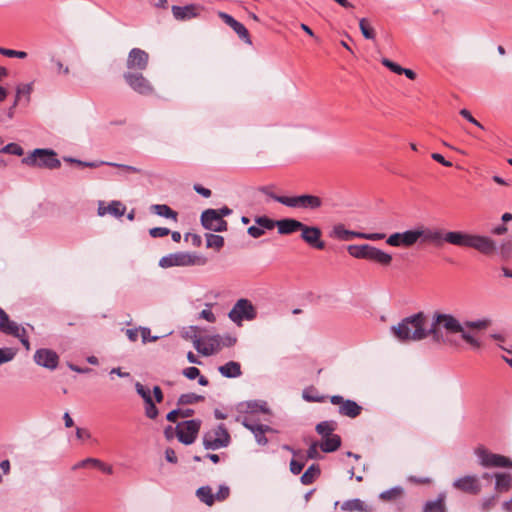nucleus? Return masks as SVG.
Returning <instances> with one entry per match:
<instances>
[{"mask_svg":"<svg viewBox=\"0 0 512 512\" xmlns=\"http://www.w3.org/2000/svg\"><path fill=\"white\" fill-rule=\"evenodd\" d=\"M475 454L479 459L480 465L483 467H512V461L509 458L492 453L484 447H478L475 450Z\"/></svg>","mask_w":512,"mask_h":512,"instance_id":"11","label":"nucleus"},{"mask_svg":"<svg viewBox=\"0 0 512 512\" xmlns=\"http://www.w3.org/2000/svg\"><path fill=\"white\" fill-rule=\"evenodd\" d=\"M318 447H320V444H318L317 442H313L308 450H307V458L308 459H320L321 458V455L318 451Z\"/></svg>","mask_w":512,"mask_h":512,"instance_id":"58","label":"nucleus"},{"mask_svg":"<svg viewBox=\"0 0 512 512\" xmlns=\"http://www.w3.org/2000/svg\"><path fill=\"white\" fill-rule=\"evenodd\" d=\"M452 486L464 493L477 495L481 492V483L476 475H467L454 480Z\"/></svg>","mask_w":512,"mask_h":512,"instance_id":"16","label":"nucleus"},{"mask_svg":"<svg viewBox=\"0 0 512 512\" xmlns=\"http://www.w3.org/2000/svg\"><path fill=\"white\" fill-rule=\"evenodd\" d=\"M272 431H273V429L270 426L266 425V426H263L262 429H260L256 433H254V437H255L257 443L262 446L266 445L268 443V439L265 436V433L272 432Z\"/></svg>","mask_w":512,"mask_h":512,"instance_id":"49","label":"nucleus"},{"mask_svg":"<svg viewBox=\"0 0 512 512\" xmlns=\"http://www.w3.org/2000/svg\"><path fill=\"white\" fill-rule=\"evenodd\" d=\"M172 14L176 20L186 21L199 15L201 7L197 4H188L185 6L173 5Z\"/></svg>","mask_w":512,"mask_h":512,"instance_id":"20","label":"nucleus"},{"mask_svg":"<svg viewBox=\"0 0 512 512\" xmlns=\"http://www.w3.org/2000/svg\"><path fill=\"white\" fill-rule=\"evenodd\" d=\"M149 63V54L140 49L133 48L129 51L126 60V67L128 71L139 72L147 69Z\"/></svg>","mask_w":512,"mask_h":512,"instance_id":"15","label":"nucleus"},{"mask_svg":"<svg viewBox=\"0 0 512 512\" xmlns=\"http://www.w3.org/2000/svg\"><path fill=\"white\" fill-rule=\"evenodd\" d=\"M200 419H191L179 423L175 428L176 436L182 444L191 445L195 442L201 428Z\"/></svg>","mask_w":512,"mask_h":512,"instance_id":"8","label":"nucleus"},{"mask_svg":"<svg viewBox=\"0 0 512 512\" xmlns=\"http://www.w3.org/2000/svg\"><path fill=\"white\" fill-rule=\"evenodd\" d=\"M322 231L317 226H303L301 231V239L309 246L315 249L323 250L325 248V242L321 240Z\"/></svg>","mask_w":512,"mask_h":512,"instance_id":"17","label":"nucleus"},{"mask_svg":"<svg viewBox=\"0 0 512 512\" xmlns=\"http://www.w3.org/2000/svg\"><path fill=\"white\" fill-rule=\"evenodd\" d=\"M330 402L334 405H338V413L341 416L356 418L358 417L363 408L354 400L344 399L341 395H333L330 397Z\"/></svg>","mask_w":512,"mask_h":512,"instance_id":"12","label":"nucleus"},{"mask_svg":"<svg viewBox=\"0 0 512 512\" xmlns=\"http://www.w3.org/2000/svg\"><path fill=\"white\" fill-rule=\"evenodd\" d=\"M34 361L44 368L54 370L58 366L59 356L51 349L41 348L36 350Z\"/></svg>","mask_w":512,"mask_h":512,"instance_id":"18","label":"nucleus"},{"mask_svg":"<svg viewBox=\"0 0 512 512\" xmlns=\"http://www.w3.org/2000/svg\"><path fill=\"white\" fill-rule=\"evenodd\" d=\"M343 510H350V511H359V512H368L367 506L365 503L360 499H352L345 501L342 505Z\"/></svg>","mask_w":512,"mask_h":512,"instance_id":"37","label":"nucleus"},{"mask_svg":"<svg viewBox=\"0 0 512 512\" xmlns=\"http://www.w3.org/2000/svg\"><path fill=\"white\" fill-rule=\"evenodd\" d=\"M275 201L291 208L315 210L322 206V200L320 197L309 194L291 197H275Z\"/></svg>","mask_w":512,"mask_h":512,"instance_id":"7","label":"nucleus"},{"mask_svg":"<svg viewBox=\"0 0 512 512\" xmlns=\"http://www.w3.org/2000/svg\"><path fill=\"white\" fill-rule=\"evenodd\" d=\"M219 18L223 20V22L231 27L234 32L239 36L241 40H243L247 44H252L250 34L247 30V28L237 21L235 18H233L231 15L225 13V12H218Z\"/></svg>","mask_w":512,"mask_h":512,"instance_id":"19","label":"nucleus"},{"mask_svg":"<svg viewBox=\"0 0 512 512\" xmlns=\"http://www.w3.org/2000/svg\"><path fill=\"white\" fill-rule=\"evenodd\" d=\"M404 495V489L401 486H395L391 489H388L386 491H383L379 495V499L384 502H393L400 498H402Z\"/></svg>","mask_w":512,"mask_h":512,"instance_id":"31","label":"nucleus"},{"mask_svg":"<svg viewBox=\"0 0 512 512\" xmlns=\"http://www.w3.org/2000/svg\"><path fill=\"white\" fill-rule=\"evenodd\" d=\"M237 339L231 335H213L206 338V344L204 347H200V340L194 341L195 348L197 351L205 356H210L219 352L223 347H231L235 345Z\"/></svg>","mask_w":512,"mask_h":512,"instance_id":"6","label":"nucleus"},{"mask_svg":"<svg viewBox=\"0 0 512 512\" xmlns=\"http://www.w3.org/2000/svg\"><path fill=\"white\" fill-rule=\"evenodd\" d=\"M135 389L138 395L143 399L144 403L152 400L150 390L145 388L140 382H136Z\"/></svg>","mask_w":512,"mask_h":512,"instance_id":"53","label":"nucleus"},{"mask_svg":"<svg viewBox=\"0 0 512 512\" xmlns=\"http://www.w3.org/2000/svg\"><path fill=\"white\" fill-rule=\"evenodd\" d=\"M159 414V410L152 400L145 402V415L149 419H156Z\"/></svg>","mask_w":512,"mask_h":512,"instance_id":"50","label":"nucleus"},{"mask_svg":"<svg viewBox=\"0 0 512 512\" xmlns=\"http://www.w3.org/2000/svg\"><path fill=\"white\" fill-rule=\"evenodd\" d=\"M459 319L449 313L434 311L431 318V325L428 328L429 336H432L435 342H444L442 331L447 334H458L461 331Z\"/></svg>","mask_w":512,"mask_h":512,"instance_id":"3","label":"nucleus"},{"mask_svg":"<svg viewBox=\"0 0 512 512\" xmlns=\"http://www.w3.org/2000/svg\"><path fill=\"white\" fill-rule=\"evenodd\" d=\"M314 392L315 389L313 387L304 389L303 398L308 402H323L325 400L324 396H319Z\"/></svg>","mask_w":512,"mask_h":512,"instance_id":"48","label":"nucleus"},{"mask_svg":"<svg viewBox=\"0 0 512 512\" xmlns=\"http://www.w3.org/2000/svg\"><path fill=\"white\" fill-rule=\"evenodd\" d=\"M201 225L206 229L214 232H224L228 229L226 220L221 219L217 215L216 209H206L201 214Z\"/></svg>","mask_w":512,"mask_h":512,"instance_id":"14","label":"nucleus"},{"mask_svg":"<svg viewBox=\"0 0 512 512\" xmlns=\"http://www.w3.org/2000/svg\"><path fill=\"white\" fill-rule=\"evenodd\" d=\"M151 210L158 216L165 217L168 219H173L177 221L178 214L174 210H172L166 204H155L151 206Z\"/></svg>","mask_w":512,"mask_h":512,"instance_id":"33","label":"nucleus"},{"mask_svg":"<svg viewBox=\"0 0 512 512\" xmlns=\"http://www.w3.org/2000/svg\"><path fill=\"white\" fill-rule=\"evenodd\" d=\"M369 261H373L379 263L381 265L387 266L390 265L392 261V256L381 249L371 246V250L368 252L367 259Z\"/></svg>","mask_w":512,"mask_h":512,"instance_id":"27","label":"nucleus"},{"mask_svg":"<svg viewBox=\"0 0 512 512\" xmlns=\"http://www.w3.org/2000/svg\"><path fill=\"white\" fill-rule=\"evenodd\" d=\"M230 495V488L226 485H220L217 493L214 495L215 500L224 501Z\"/></svg>","mask_w":512,"mask_h":512,"instance_id":"57","label":"nucleus"},{"mask_svg":"<svg viewBox=\"0 0 512 512\" xmlns=\"http://www.w3.org/2000/svg\"><path fill=\"white\" fill-rule=\"evenodd\" d=\"M341 446V437L337 434H334L330 437H326L320 443V449L324 453H331L339 449Z\"/></svg>","mask_w":512,"mask_h":512,"instance_id":"29","label":"nucleus"},{"mask_svg":"<svg viewBox=\"0 0 512 512\" xmlns=\"http://www.w3.org/2000/svg\"><path fill=\"white\" fill-rule=\"evenodd\" d=\"M140 330H141L143 343L155 342L159 339V336H151L150 329L147 327H141Z\"/></svg>","mask_w":512,"mask_h":512,"instance_id":"62","label":"nucleus"},{"mask_svg":"<svg viewBox=\"0 0 512 512\" xmlns=\"http://www.w3.org/2000/svg\"><path fill=\"white\" fill-rule=\"evenodd\" d=\"M202 440L206 450H217L227 447V437L225 436V438L220 440L216 438L211 431L204 433Z\"/></svg>","mask_w":512,"mask_h":512,"instance_id":"25","label":"nucleus"},{"mask_svg":"<svg viewBox=\"0 0 512 512\" xmlns=\"http://www.w3.org/2000/svg\"><path fill=\"white\" fill-rule=\"evenodd\" d=\"M126 212V206L120 201H112L109 205L105 206L102 201L99 202L98 215L104 216L110 214L116 218L122 217Z\"/></svg>","mask_w":512,"mask_h":512,"instance_id":"22","label":"nucleus"},{"mask_svg":"<svg viewBox=\"0 0 512 512\" xmlns=\"http://www.w3.org/2000/svg\"><path fill=\"white\" fill-rule=\"evenodd\" d=\"M240 409L241 411L250 413L262 412L264 414H267L270 412L267 403L262 400H253L241 403Z\"/></svg>","mask_w":512,"mask_h":512,"instance_id":"28","label":"nucleus"},{"mask_svg":"<svg viewBox=\"0 0 512 512\" xmlns=\"http://www.w3.org/2000/svg\"><path fill=\"white\" fill-rule=\"evenodd\" d=\"M207 263V258L199 255L195 252H175L168 254L166 256H163L159 260V266L162 268H170L174 266H202Z\"/></svg>","mask_w":512,"mask_h":512,"instance_id":"4","label":"nucleus"},{"mask_svg":"<svg viewBox=\"0 0 512 512\" xmlns=\"http://www.w3.org/2000/svg\"><path fill=\"white\" fill-rule=\"evenodd\" d=\"M418 233L420 234L419 241L422 244L431 243L440 246L443 242H447L460 247L473 248L486 256L493 255L497 250L496 242L488 236L474 235L462 231H449L443 235L441 230L423 226L418 227Z\"/></svg>","mask_w":512,"mask_h":512,"instance_id":"1","label":"nucleus"},{"mask_svg":"<svg viewBox=\"0 0 512 512\" xmlns=\"http://www.w3.org/2000/svg\"><path fill=\"white\" fill-rule=\"evenodd\" d=\"M211 432L213 433V435L216 438H219L220 440L225 438L224 435H226V437H227V447L230 445V443H231V436H230L226 426L223 423L219 424L215 429L211 430Z\"/></svg>","mask_w":512,"mask_h":512,"instance_id":"45","label":"nucleus"},{"mask_svg":"<svg viewBox=\"0 0 512 512\" xmlns=\"http://www.w3.org/2000/svg\"><path fill=\"white\" fill-rule=\"evenodd\" d=\"M347 251L352 257L361 259L362 251H363V244L362 245H355V244L349 245L347 247Z\"/></svg>","mask_w":512,"mask_h":512,"instance_id":"60","label":"nucleus"},{"mask_svg":"<svg viewBox=\"0 0 512 512\" xmlns=\"http://www.w3.org/2000/svg\"><path fill=\"white\" fill-rule=\"evenodd\" d=\"M23 327H20L16 322L11 321L10 319L8 322H6L2 329H0V332L12 335V336H19V332L21 331Z\"/></svg>","mask_w":512,"mask_h":512,"instance_id":"41","label":"nucleus"},{"mask_svg":"<svg viewBox=\"0 0 512 512\" xmlns=\"http://www.w3.org/2000/svg\"><path fill=\"white\" fill-rule=\"evenodd\" d=\"M463 324L466 328L481 330L487 328L491 324V321L489 319H479L475 321H465Z\"/></svg>","mask_w":512,"mask_h":512,"instance_id":"47","label":"nucleus"},{"mask_svg":"<svg viewBox=\"0 0 512 512\" xmlns=\"http://www.w3.org/2000/svg\"><path fill=\"white\" fill-rule=\"evenodd\" d=\"M0 153L12 154L16 156H22L24 151L23 148L16 143H9L0 149Z\"/></svg>","mask_w":512,"mask_h":512,"instance_id":"46","label":"nucleus"},{"mask_svg":"<svg viewBox=\"0 0 512 512\" xmlns=\"http://www.w3.org/2000/svg\"><path fill=\"white\" fill-rule=\"evenodd\" d=\"M512 253V241L503 242L500 246V254L503 258H509Z\"/></svg>","mask_w":512,"mask_h":512,"instance_id":"63","label":"nucleus"},{"mask_svg":"<svg viewBox=\"0 0 512 512\" xmlns=\"http://www.w3.org/2000/svg\"><path fill=\"white\" fill-rule=\"evenodd\" d=\"M320 474H321L320 466L318 464H312L302 474L300 481L303 485H310L320 476Z\"/></svg>","mask_w":512,"mask_h":512,"instance_id":"30","label":"nucleus"},{"mask_svg":"<svg viewBox=\"0 0 512 512\" xmlns=\"http://www.w3.org/2000/svg\"><path fill=\"white\" fill-rule=\"evenodd\" d=\"M0 54L3 56H6V57H11V58L16 57V58L24 59L27 57V53L24 51H17V50L7 49V48H3V47H0Z\"/></svg>","mask_w":512,"mask_h":512,"instance_id":"52","label":"nucleus"},{"mask_svg":"<svg viewBox=\"0 0 512 512\" xmlns=\"http://www.w3.org/2000/svg\"><path fill=\"white\" fill-rule=\"evenodd\" d=\"M464 324L461 325V331H458V334L461 335V338L468 344H470L474 348H479L481 343L474 338L469 332L465 330Z\"/></svg>","mask_w":512,"mask_h":512,"instance_id":"44","label":"nucleus"},{"mask_svg":"<svg viewBox=\"0 0 512 512\" xmlns=\"http://www.w3.org/2000/svg\"><path fill=\"white\" fill-rule=\"evenodd\" d=\"M219 373L226 378H237L242 375L241 365L236 361H229L218 367Z\"/></svg>","mask_w":512,"mask_h":512,"instance_id":"26","label":"nucleus"},{"mask_svg":"<svg viewBox=\"0 0 512 512\" xmlns=\"http://www.w3.org/2000/svg\"><path fill=\"white\" fill-rule=\"evenodd\" d=\"M419 239L420 234L418 233L417 227L416 229L391 234L386 240V243L393 247H411L416 244Z\"/></svg>","mask_w":512,"mask_h":512,"instance_id":"13","label":"nucleus"},{"mask_svg":"<svg viewBox=\"0 0 512 512\" xmlns=\"http://www.w3.org/2000/svg\"><path fill=\"white\" fill-rule=\"evenodd\" d=\"M257 312L251 301L245 298L239 299L228 313V317L236 324L243 320H254Z\"/></svg>","mask_w":512,"mask_h":512,"instance_id":"10","label":"nucleus"},{"mask_svg":"<svg viewBox=\"0 0 512 512\" xmlns=\"http://www.w3.org/2000/svg\"><path fill=\"white\" fill-rule=\"evenodd\" d=\"M197 497L208 506H212L215 502L214 495L212 494V490L209 486H202L196 491Z\"/></svg>","mask_w":512,"mask_h":512,"instance_id":"36","label":"nucleus"},{"mask_svg":"<svg viewBox=\"0 0 512 512\" xmlns=\"http://www.w3.org/2000/svg\"><path fill=\"white\" fill-rule=\"evenodd\" d=\"M496 483L495 489L499 492H507L512 487V477L507 473H497L495 474Z\"/></svg>","mask_w":512,"mask_h":512,"instance_id":"32","label":"nucleus"},{"mask_svg":"<svg viewBox=\"0 0 512 512\" xmlns=\"http://www.w3.org/2000/svg\"><path fill=\"white\" fill-rule=\"evenodd\" d=\"M22 163L28 166L57 169L61 166L57 154L50 149H35L30 155L22 159Z\"/></svg>","mask_w":512,"mask_h":512,"instance_id":"5","label":"nucleus"},{"mask_svg":"<svg viewBox=\"0 0 512 512\" xmlns=\"http://www.w3.org/2000/svg\"><path fill=\"white\" fill-rule=\"evenodd\" d=\"M360 232L348 230L343 224H337L330 232V237L336 238L341 241H350L354 238H359Z\"/></svg>","mask_w":512,"mask_h":512,"instance_id":"24","label":"nucleus"},{"mask_svg":"<svg viewBox=\"0 0 512 512\" xmlns=\"http://www.w3.org/2000/svg\"><path fill=\"white\" fill-rule=\"evenodd\" d=\"M255 223L265 230H272L274 227H277V220H273L267 216H257L255 218Z\"/></svg>","mask_w":512,"mask_h":512,"instance_id":"40","label":"nucleus"},{"mask_svg":"<svg viewBox=\"0 0 512 512\" xmlns=\"http://www.w3.org/2000/svg\"><path fill=\"white\" fill-rule=\"evenodd\" d=\"M422 512H448L446 506V493L440 492L434 500H428L422 507Z\"/></svg>","mask_w":512,"mask_h":512,"instance_id":"23","label":"nucleus"},{"mask_svg":"<svg viewBox=\"0 0 512 512\" xmlns=\"http://www.w3.org/2000/svg\"><path fill=\"white\" fill-rule=\"evenodd\" d=\"M278 233L281 235H290L297 231H302L304 223L293 218L277 220Z\"/></svg>","mask_w":512,"mask_h":512,"instance_id":"21","label":"nucleus"},{"mask_svg":"<svg viewBox=\"0 0 512 512\" xmlns=\"http://www.w3.org/2000/svg\"><path fill=\"white\" fill-rule=\"evenodd\" d=\"M336 429V422L334 421H322L315 427L316 432L322 436V438L332 436V432Z\"/></svg>","mask_w":512,"mask_h":512,"instance_id":"34","label":"nucleus"},{"mask_svg":"<svg viewBox=\"0 0 512 512\" xmlns=\"http://www.w3.org/2000/svg\"><path fill=\"white\" fill-rule=\"evenodd\" d=\"M170 234V230L165 227H154L149 229V235L152 238H161Z\"/></svg>","mask_w":512,"mask_h":512,"instance_id":"55","label":"nucleus"},{"mask_svg":"<svg viewBox=\"0 0 512 512\" xmlns=\"http://www.w3.org/2000/svg\"><path fill=\"white\" fill-rule=\"evenodd\" d=\"M304 468V463L303 462H299L295 459H292L291 462H290V471L294 474V475H298L301 473V471L303 470Z\"/></svg>","mask_w":512,"mask_h":512,"instance_id":"64","label":"nucleus"},{"mask_svg":"<svg viewBox=\"0 0 512 512\" xmlns=\"http://www.w3.org/2000/svg\"><path fill=\"white\" fill-rule=\"evenodd\" d=\"M206 246L219 251L224 246V238L216 234H206Z\"/></svg>","mask_w":512,"mask_h":512,"instance_id":"38","label":"nucleus"},{"mask_svg":"<svg viewBox=\"0 0 512 512\" xmlns=\"http://www.w3.org/2000/svg\"><path fill=\"white\" fill-rule=\"evenodd\" d=\"M459 114L465 118L466 120H468L470 123L474 124L475 126L481 128V129H484L483 125L478 122L473 116L472 114L470 113V111H468L467 109H461Z\"/></svg>","mask_w":512,"mask_h":512,"instance_id":"61","label":"nucleus"},{"mask_svg":"<svg viewBox=\"0 0 512 512\" xmlns=\"http://www.w3.org/2000/svg\"><path fill=\"white\" fill-rule=\"evenodd\" d=\"M236 421L240 422L245 428L250 430L253 434L256 433L257 431H259L260 429H262L263 426H265L264 424H259V423L255 422V421H252L248 417H243L242 418L240 416H237L236 417Z\"/></svg>","mask_w":512,"mask_h":512,"instance_id":"39","label":"nucleus"},{"mask_svg":"<svg viewBox=\"0 0 512 512\" xmlns=\"http://www.w3.org/2000/svg\"><path fill=\"white\" fill-rule=\"evenodd\" d=\"M497 499H498L497 495H493L491 497L484 498L481 503L482 512H488L491 508H493L496 504Z\"/></svg>","mask_w":512,"mask_h":512,"instance_id":"56","label":"nucleus"},{"mask_svg":"<svg viewBox=\"0 0 512 512\" xmlns=\"http://www.w3.org/2000/svg\"><path fill=\"white\" fill-rule=\"evenodd\" d=\"M182 374L189 380H194L200 375V370L197 367L190 366L185 368Z\"/></svg>","mask_w":512,"mask_h":512,"instance_id":"59","label":"nucleus"},{"mask_svg":"<svg viewBox=\"0 0 512 512\" xmlns=\"http://www.w3.org/2000/svg\"><path fill=\"white\" fill-rule=\"evenodd\" d=\"M359 27L364 38L373 40L375 38V31L369 25L368 21L365 18H362L359 22Z\"/></svg>","mask_w":512,"mask_h":512,"instance_id":"43","label":"nucleus"},{"mask_svg":"<svg viewBox=\"0 0 512 512\" xmlns=\"http://www.w3.org/2000/svg\"><path fill=\"white\" fill-rule=\"evenodd\" d=\"M32 91V85L31 84H21L18 85L16 88V97L13 103V107H16L20 101L21 96L25 95L29 98L30 93Z\"/></svg>","mask_w":512,"mask_h":512,"instance_id":"42","label":"nucleus"},{"mask_svg":"<svg viewBox=\"0 0 512 512\" xmlns=\"http://www.w3.org/2000/svg\"><path fill=\"white\" fill-rule=\"evenodd\" d=\"M143 71H126L123 78L126 84L136 93L148 96L154 93V88L150 81L144 77Z\"/></svg>","mask_w":512,"mask_h":512,"instance_id":"9","label":"nucleus"},{"mask_svg":"<svg viewBox=\"0 0 512 512\" xmlns=\"http://www.w3.org/2000/svg\"><path fill=\"white\" fill-rule=\"evenodd\" d=\"M381 63L387 67L388 69H390L392 72L398 74V75H401L402 74V71H404V68L401 67L399 64L389 60L388 58H383L381 60Z\"/></svg>","mask_w":512,"mask_h":512,"instance_id":"54","label":"nucleus"},{"mask_svg":"<svg viewBox=\"0 0 512 512\" xmlns=\"http://www.w3.org/2000/svg\"><path fill=\"white\" fill-rule=\"evenodd\" d=\"M16 351L13 348H0V365L14 359Z\"/></svg>","mask_w":512,"mask_h":512,"instance_id":"51","label":"nucleus"},{"mask_svg":"<svg viewBox=\"0 0 512 512\" xmlns=\"http://www.w3.org/2000/svg\"><path fill=\"white\" fill-rule=\"evenodd\" d=\"M204 399H205L204 396L198 395L193 392L184 393L179 396V398L177 400V405L178 406L191 405V404H195L198 402H202V401H204Z\"/></svg>","mask_w":512,"mask_h":512,"instance_id":"35","label":"nucleus"},{"mask_svg":"<svg viewBox=\"0 0 512 512\" xmlns=\"http://www.w3.org/2000/svg\"><path fill=\"white\" fill-rule=\"evenodd\" d=\"M426 324L427 316L420 311L403 318L397 325L390 328V332L401 343L421 341L429 336Z\"/></svg>","mask_w":512,"mask_h":512,"instance_id":"2","label":"nucleus"}]
</instances>
